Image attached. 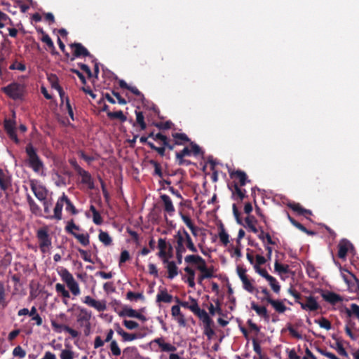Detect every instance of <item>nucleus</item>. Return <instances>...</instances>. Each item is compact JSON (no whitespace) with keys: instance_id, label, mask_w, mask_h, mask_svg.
Returning <instances> with one entry per match:
<instances>
[{"instance_id":"46","label":"nucleus","mask_w":359,"mask_h":359,"mask_svg":"<svg viewBox=\"0 0 359 359\" xmlns=\"http://www.w3.org/2000/svg\"><path fill=\"white\" fill-rule=\"evenodd\" d=\"M67 286L74 296H78L80 294L81 290L79 285L75 280L69 283V285H67Z\"/></svg>"},{"instance_id":"49","label":"nucleus","mask_w":359,"mask_h":359,"mask_svg":"<svg viewBox=\"0 0 359 359\" xmlns=\"http://www.w3.org/2000/svg\"><path fill=\"white\" fill-rule=\"evenodd\" d=\"M126 297L130 301H137V299L144 300V296L142 293H135L132 291L127 292Z\"/></svg>"},{"instance_id":"5","label":"nucleus","mask_w":359,"mask_h":359,"mask_svg":"<svg viewBox=\"0 0 359 359\" xmlns=\"http://www.w3.org/2000/svg\"><path fill=\"white\" fill-rule=\"evenodd\" d=\"M156 138L158 139V142L161 147H156L154 143H148V146L151 149L156 151L159 156L163 157L165 155L166 148L171 141V139L163 134L157 135Z\"/></svg>"},{"instance_id":"41","label":"nucleus","mask_w":359,"mask_h":359,"mask_svg":"<svg viewBox=\"0 0 359 359\" xmlns=\"http://www.w3.org/2000/svg\"><path fill=\"white\" fill-rule=\"evenodd\" d=\"M204 334L207 336V337L210 339L215 335V331L212 329L213 320L211 322H208L204 323Z\"/></svg>"},{"instance_id":"10","label":"nucleus","mask_w":359,"mask_h":359,"mask_svg":"<svg viewBox=\"0 0 359 359\" xmlns=\"http://www.w3.org/2000/svg\"><path fill=\"white\" fill-rule=\"evenodd\" d=\"M4 126L9 138L18 144L20 141L16 134L15 122L11 119H5Z\"/></svg>"},{"instance_id":"2","label":"nucleus","mask_w":359,"mask_h":359,"mask_svg":"<svg viewBox=\"0 0 359 359\" xmlns=\"http://www.w3.org/2000/svg\"><path fill=\"white\" fill-rule=\"evenodd\" d=\"M1 90L13 100H22L25 94V86L18 82L13 81L6 86L2 87Z\"/></svg>"},{"instance_id":"20","label":"nucleus","mask_w":359,"mask_h":359,"mask_svg":"<svg viewBox=\"0 0 359 359\" xmlns=\"http://www.w3.org/2000/svg\"><path fill=\"white\" fill-rule=\"evenodd\" d=\"M160 198L163 203L164 210L172 216L174 214L175 209L171 198L166 194H162Z\"/></svg>"},{"instance_id":"54","label":"nucleus","mask_w":359,"mask_h":359,"mask_svg":"<svg viewBox=\"0 0 359 359\" xmlns=\"http://www.w3.org/2000/svg\"><path fill=\"white\" fill-rule=\"evenodd\" d=\"M109 348L111 350V352L113 355L114 356H119L121 353V348H119L116 341L113 340L111 341Z\"/></svg>"},{"instance_id":"59","label":"nucleus","mask_w":359,"mask_h":359,"mask_svg":"<svg viewBox=\"0 0 359 359\" xmlns=\"http://www.w3.org/2000/svg\"><path fill=\"white\" fill-rule=\"evenodd\" d=\"M275 270L280 273H287L289 271V266L280 264L278 261H276L274 264Z\"/></svg>"},{"instance_id":"31","label":"nucleus","mask_w":359,"mask_h":359,"mask_svg":"<svg viewBox=\"0 0 359 359\" xmlns=\"http://www.w3.org/2000/svg\"><path fill=\"white\" fill-rule=\"evenodd\" d=\"M243 283V287L245 290L248 291L250 293H257L259 290L256 289L253 285L254 280H251L248 278V276L243 280H241Z\"/></svg>"},{"instance_id":"50","label":"nucleus","mask_w":359,"mask_h":359,"mask_svg":"<svg viewBox=\"0 0 359 359\" xmlns=\"http://www.w3.org/2000/svg\"><path fill=\"white\" fill-rule=\"evenodd\" d=\"M39 32V30H38ZM40 32L42 34V37L41 39V41L45 43L48 48H53V42L49 35L43 31V29H40Z\"/></svg>"},{"instance_id":"33","label":"nucleus","mask_w":359,"mask_h":359,"mask_svg":"<svg viewBox=\"0 0 359 359\" xmlns=\"http://www.w3.org/2000/svg\"><path fill=\"white\" fill-rule=\"evenodd\" d=\"M182 233L184 236H185L186 241L184 245L192 252H197V248L195 246L190 235L189 233L186 231L185 229H183Z\"/></svg>"},{"instance_id":"43","label":"nucleus","mask_w":359,"mask_h":359,"mask_svg":"<svg viewBox=\"0 0 359 359\" xmlns=\"http://www.w3.org/2000/svg\"><path fill=\"white\" fill-rule=\"evenodd\" d=\"M149 163L154 166V172L153 173L154 175H157L158 177L162 178L163 177V172L161 169V164L155 160L151 159L149 161Z\"/></svg>"},{"instance_id":"12","label":"nucleus","mask_w":359,"mask_h":359,"mask_svg":"<svg viewBox=\"0 0 359 359\" xmlns=\"http://www.w3.org/2000/svg\"><path fill=\"white\" fill-rule=\"evenodd\" d=\"M306 302L305 303H300L301 308L303 310L309 311H316L318 310L320 306L317 302L316 299L313 296H309L306 297Z\"/></svg>"},{"instance_id":"55","label":"nucleus","mask_w":359,"mask_h":359,"mask_svg":"<svg viewBox=\"0 0 359 359\" xmlns=\"http://www.w3.org/2000/svg\"><path fill=\"white\" fill-rule=\"evenodd\" d=\"M8 23L12 25V20L8 15L0 11V28H3Z\"/></svg>"},{"instance_id":"18","label":"nucleus","mask_w":359,"mask_h":359,"mask_svg":"<svg viewBox=\"0 0 359 359\" xmlns=\"http://www.w3.org/2000/svg\"><path fill=\"white\" fill-rule=\"evenodd\" d=\"M163 262L166 264V269L168 270V278L170 279L174 278L178 274V268L173 261H169L168 257L163 259Z\"/></svg>"},{"instance_id":"60","label":"nucleus","mask_w":359,"mask_h":359,"mask_svg":"<svg viewBox=\"0 0 359 359\" xmlns=\"http://www.w3.org/2000/svg\"><path fill=\"white\" fill-rule=\"evenodd\" d=\"M124 357H133L137 355V349L136 347H127L123 349Z\"/></svg>"},{"instance_id":"29","label":"nucleus","mask_w":359,"mask_h":359,"mask_svg":"<svg viewBox=\"0 0 359 359\" xmlns=\"http://www.w3.org/2000/svg\"><path fill=\"white\" fill-rule=\"evenodd\" d=\"M245 222L246 224L245 227L248 228L252 232L257 233L259 232V229L256 227V224L257 220L252 215H248L245 219Z\"/></svg>"},{"instance_id":"21","label":"nucleus","mask_w":359,"mask_h":359,"mask_svg":"<svg viewBox=\"0 0 359 359\" xmlns=\"http://www.w3.org/2000/svg\"><path fill=\"white\" fill-rule=\"evenodd\" d=\"M250 304L251 309L254 310L259 316L264 318L266 321L269 320L270 316L265 306H259L255 302H252Z\"/></svg>"},{"instance_id":"57","label":"nucleus","mask_w":359,"mask_h":359,"mask_svg":"<svg viewBox=\"0 0 359 359\" xmlns=\"http://www.w3.org/2000/svg\"><path fill=\"white\" fill-rule=\"evenodd\" d=\"M12 353L14 357L19 358H24L26 356V351L19 345L14 348Z\"/></svg>"},{"instance_id":"42","label":"nucleus","mask_w":359,"mask_h":359,"mask_svg":"<svg viewBox=\"0 0 359 359\" xmlns=\"http://www.w3.org/2000/svg\"><path fill=\"white\" fill-rule=\"evenodd\" d=\"M137 312L132 308L124 307L118 314L121 317L135 318Z\"/></svg>"},{"instance_id":"38","label":"nucleus","mask_w":359,"mask_h":359,"mask_svg":"<svg viewBox=\"0 0 359 359\" xmlns=\"http://www.w3.org/2000/svg\"><path fill=\"white\" fill-rule=\"evenodd\" d=\"M90 211L93 214V221L97 225H100L103 222V219L100 212L97 210L95 207L93 205L90 207Z\"/></svg>"},{"instance_id":"52","label":"nucleus","mask_w":359,"mask_h":359,"mask_svg":"<svg viewBox=\"0 0 359 359\" xmlns=\"http://www.w3.org/2000/svg\"><path fill=\"white\" fill-rule=\"evenodd\" d=\"M48 81L50 83L51 87L54 89L59 88V79L56 74H50L48 75Z\"/></svg>"},{"instance_id":"56","label":"nucleus","mask_w":359,"mask_h":359,"mask_svg":"<svg viewBox=\"0 0 359 359\" xmlns=\"http://www.w3.org/2000/svg\"><path fill=\"white\" fill-rule=\"evenodd\" d=\"M154 125L159 130H168L172 128L173 123L171 121H167L165 122L154 123Z\"/></svg>"},{"instance_id":"8","label":"nucleus","mask_w":359,"mask_h":359,"mask_svg":"<svg viewBox=\"0 0 359 359\" xmlns=\"http://www.w3.org/2000/svg\"><path fill=\"white\" fill-rule=\"evenodd\" d=\"M229 189L231 191V198L234 201L241 202L247 198L246 190L242 189L238 184L234 181L231 187L229 186Z\"/></svg>"},{"instance_id":"7","label":"nucleus","mask_w":359,"mask_h":359,"mask_svg":"<svg viewBox=\"0 0 359 359\" xmlns=\"http://www.w3.org/2000/svg\"><path fill=\"white\" fill-rule=\"evenodd\" d=\"M30 188L36 198L40 201H44L47 198L48 190L41 184H38L36 180H30Z\"/></svg>"},{"instance_id":"64","label":"nucleus","mask_w":359,"mask_h":359,"mask_svg":"<svg viewBox=\"0 0 359 359\" xmlns=\"http://www.w3.org/2000/svg\"><path fill=\"white\" fill-rule=\"evenodd\" d=\"M123 324L128 330H135L139 327V324L134 320H124Z\"/></svg>"},{"instance_id":"17","label":"nucleus","mask_w":359,"mask_h":359,"mask_svg":"<svg viewBox=\"0 0 359 359\" xmlns=\"http://www.w3.org/2000/svg\"><path fill=\"white\" fill-rule=\"evenodd\" d=\"M65 204V200L63 199V194L61 197H60L55 204V206L54 208V214L53 215H50L48 217L50 219H55L57 220H61L62 217V208Z\"/></svg>"},{"instance_id":"62","label":"nucleus","mask_w":359,"mask_h":359,"mask_svg":"<svg viewBox=\"0 0 359 359\" xmlns=\"http://www.w3.org/2000/svg\"><path fill=\"white\" fill-rule=\"evenodd\" d=\"M191 155V150L188 147H185L180 151H177L175 153L176 158H181L182 157L189 156Z\"/></svg>"},{"instance_id":"35","label":"nucleus","mask_w":359,"mask_h":359,"mask_svg":"<svg viewBox=\"0 0 359 359\" xmlns=\"http://www.w3.org/2000/svg\"><path fill=\"white\" fill-rule=\"evenodd\" d=\"M83 246H87L90 243V236L88 233H74L72 235Z\"/></svg>"},{"instance_id":"61","label":"nucleus","mask_w":359,"mask_h":359,"mask_svg":"<svg viewBox=\"0 0 359 359\" xmlns=\"http://www.w3.org/2000/svg\"><path fill=\"white\" fill-rule=\"evenodd\" d=\"M189 142H190V146H191L190 149L191 150V154H193L195 156H197L200 154H203L201 147L198 144H196L195 142H191V141Z\"/></svg>"},{"instance_id":"44","label":"nucleus","mask_w":359,"mask_h":359,"mask_svg":"<svg viewBox=\"0 0 359 359\" xmlns=\"http://www.w3.org/2000/svg\"><path fill=\"white\" fill-rule=\"evenodd\" d=\"M219 238L224 245H227V244L229 243V236L226 232L225 229L222 224L220 226Z\"/></svg>"},{"instance_id":"32","label":"nucleus","mask_w":359,"mask_h":359,"mask_svg":"<svg viewBox=\"0 0 359 359\" xmlns=\"http://www.w3.org/2000/svg\"><path fill=\"white\" fill-rule=\"evenodd\" d=\"M6 292L4 285L0 281V309H5L8 304V301L6 299Z\"/></svg>"},{"instance_id":"39","label":"nucleus","mask_w":359,"mask_h":359,"mask_svg":"<svg viewBox=\"0 0 359 359\" xmlns=\"http://www.w3.org/2000/svg\"><path fill=\"white\" fill-rule=\"evenodd\" d=\"M107 116L110 119H119L121 122H125L127 119L121 110L117 111H108Z\"/></svg>"},{"instance_id":"27","label":"nucleus","mask_w":359,"mask_h":359,"mask_svg":"<svg viewBox=\"0 0 359 359\" xmlns=\"http://www.w3.org/2000/svg\"><path fill=\"white\" fill-rule=\"evenodd\" d=\"M353 278L354 281L350 282L348 280L346 276H344V279L345 282L348 285L349 289L351 292H353L357 294L358 298L359 299V279L353 273H351Z\"/></svg>"},{"instance_id":"48","label":"nucleus","mask_w":359,"mask_h":359,"mask_svg":"<svg viewBox=\"0 0 359 359\" xmlns=\"http://www.w3.org/2000/svg\"><path fill=\"white\" fill-rule=\"evenodd\" d=\"M183 229L184 228L179 229L174 236L176 241V245H184L185 244L186 238L185 236L182 233Z\"/></svg>"},{"instance_id":"45","label":"nucleus","mask_w":359,"mask_h":359,"mask_svg":"<svg viewBox=\"0 0 359 359\" xmlns=\"http://www.w3.org/2000/svg\"><path fill=\"white\" fill-rule=\"evenodd\" d=\"M55 290L64 298H70V294L69 291L65 289V287L63 284L57 283L55 285Z\"/></svg>"},{"instance_id":"11","label":"nucleus","mask_w":359,"mask_h":359,"mask_svg":"<svg viewBox=\"0 0 359 359\" xmlns=\"http://www.w3.org/2000/svg\"><path fill=\"white\" fill-rule=\"evenodd\" d=\"M71 48L73 50V56L72 60L74 59V57H93V56L90 53L86 48H85L80 43H74L70 45Z\"/></svg>"},{"instance_id":"1","label":"nucleus","mask_w":359,"mask_h":359,"mask_svg":"<svg viewBox=\"0 0 359 359\" xmlns=\"http://www.w3.org/2000/svg\"><path fill=\"white\" fill-rule=\"evenodd\" d=\"M184 261L187 264H196L197 269L203 274L206 278L215 277V268L213 266H207L205 259L198 255H187L184 258Z\"/></svg>"},{"instance_id":"23","label":"nucleus","mask_w":359,"mask_h":359,"mask_svg":"<svg viewBox=\"0 0 359 359\" xmlns=\"http://www.w3.org/2000/svg\"><path fill=\"white\" fill-rule=\"evenodd\" d=\"M154 343H156L161 348L162 351L165 352H174L176 351V347L169 343H165L163 338H156L154 339Z\"/></svg>"},{"instance_id":"16","label":"nucleus","mask_w":359,"mask_h":359,"mask_svg":"<svg viewBox=\"0 0 359 359\" xmlns=\"http://www.w3.org/2000/svg\"><path fill=\"white\" fill-rule=\"evenodd\" d=\"M83 302L91 307L95 308L98 311H104L106 309V304L104 302L97 301L90 296H86Z\"/></svg>"},{"instance_id":"51","label":"nucleus","mask_w":359,"mask_h":359,"mask_svg":"<svg viewBox=\"0 0 359 359\" xmlns=\"http://www.w3.org/2000/svg\"><path fill=\"white\" fill-rule=\"evenodd\" d=\"M315 323H318L320 327L327 330H330L332 327L331 323L324 317H322L319 320H315Z\"/></svg>"},{"instance_id":"14","label":"nucleus","mask_w":359,"mask_h":359,"mask_svg":"<svg viewBox=\"0 0 359 359\" xmlns=\"http://www.w3.org/2000/svg\"><path fill=\"white\" fill-rule=\"evenodd\" d=\"M321 297L325 302L330 303L332 305H335L337 303H339L343 301V298L341 296L331 291L323 292L321 294Z\"/></svg>"},{"instance_id":"6","label":"nucleus","mask_w":359,"mask_h":359,"mask_svg":"<svg viewBox=\"0 0 359 359\" xmlns=\"http://www.w3.org/2000/svg\"><path fill=\"white\" fill-rule=\"evenodd\" d=\"M39 248L41 252L46 253L51 246L52 242L48 231L46 229H40L37 231Z\"/></svg>"},{"instance_id":"40","label":"nucleus","mask_w":359,"mask_h":359,"mask_svg":"<svg viewBox=\"0 0 359 359\" xmlns=\"http://www.w3.org/2000/svg\"><path fill=\"white\" fill-rule=\"evenodd\" d=\"M98 238L99 240L106 246L110 245L112 243V239L107 232L100 231Z\"/></svg>"},{"instance_id":"28","label":"nucleus","mask_w":359,"mask_h":359,"mask_svg":"<svg viewBox=\"0 0 359 359\" xmlns=\"http://www.w3.org/2000/svg\"><path fill=\"white\" fill-rule=\"evenodd\" d=\"M11 187V177L4 172L0 175V189L5 191Z\"/></svg>"},{"instance_id":"13","label":"nucleus","mask_w":359,"mask_h":359,"mask_svg":"<svg viewBox=\"0 0 359 359\" xmlns=\"http://www.w3.org/2000/svg\"><path fill=\"white\" fill-rule=\"evenodd\" d=\"M230 177L232 179L238 180L236 182L240 187L245 186L248 182H250L251 181L248 179V176L246 173L241 170H237L230 172Z\"/></svg>"},{"instance_id":"34","label":"nucleus","mask_w":359,"mask_h":359,"mask_svg":"<svg viewBox=\"0 0 359 359\" xmlns=\"http://www.w3.org/2000/svg\"><path fill=\"white\" fill-rule=\"evenodd\" d=\"M59 275L61 277L62 281L67 285H69V283L75 280L72 274L65 268H62L59 271Z\"/></svg>"},{"instance_id":"26","label":"nucleus","mask_w":359,"mask_h":359,"mask_svg":"<svg viewBox=\"0 0 359 359\" xmlns=\"http://www.w3.org/2000/svg\"><path fill=\"white\" fill-rule=\"evenodd\" d=\"M268 304H270L273 309L279 313H283L287 310V307L283 303V301L275 300L271 297L268 298Z\"/></svg>"},{"instance_id":"30","label":"nucleus","mask_w":359,"mask_h":359,"mask_svg":"<svg viewBox=\"0 0 359 359\" xmlns=\"http://www.w3.org/2000/svg\"><path fill=\"white\" fill-rule=\"evenodd\" d=\"M168 244L166 243L165 238H161L158 239V248L159 249V252H158L157 255L162 259L167 257L166 248L168 247Z\"/></svg>"},{"instance_id":"53","label":"nucleus","mask_w":359,"mask_h":359,"mask_svg":"<svg viewBox=\"0 0 359 359\" xmlns=\"http://www.w3.org/2000/svg\"><path fill=\"white\" fill-rule=\"evenodd\" d=\"M136 114V121L140 125L142 130H144L147 128V124L144 122V117L142 111H135Z\"/></svg>"},{"instance_id":"9","label":"nucleus","mask_w":359,"mask_h":359,"mask_svg":"<svg viewBox=\"0 0 359 359\" xmlns=\"http://www.w3.org/2000/svg\"><path fill=\"white\" fill-rule=\"evenodd\" d=\"M189 298L193 302V306H191V311L203 321V324L208 322H211L212 320L205 310L200 309L197 301L191 297Z\"/></svg>"},{"instance_id":"19","label":"nucleus","mask_w":359,"mask_h":359,"mask_svg":"<svg viewBox=\"0 0 359 359\" xmlns=\"http://www.w3.org/2000/svg\"><path fill=\"white\" fill-rule=\"evenodd\" d=\"M116 331L118 334L121 336L123 341H131L135 340L138 338H140L142 336L137 334L136 333H128L124 331L118 325H117V327Z\"/></svg>"},{"instance_id":"37","label":"nucleus","mask_w":359,"mask_h":359,"mask_svg":"<svg viewBox=\"0 0 359 359\" xmlns=\"http://www.w3.org/2000/svg\"><path fill=\"white\" fill-rule=\"evenodd\" d=\"M172 300V296L168 293L166 290L161 291L156 296L158 302L170 303Z\"/></svg>"},{"instance_id":"36","label":"nucleus","mask_w":359,"mask_h":359,"mask_svg":"<svg viewBox=\"0 0 359 359\" xmlns=\"http://www.w3.org/2000/svg\"><path fill=\"white\" fill-rule=\"evenodd\" d=\"M63 199L65 200V203L66 205V211L69 212L71 214L74 215L78 214V210L65 193H63Z\"/></svg>"},{"instance_id":"58","label":"nucleus","mask_w":359,"mask_h":359,"mask_svg":"<svg viewBox=\"0 0 359 359\" xmlns=\"http://www.w3.org/2000/svg\"><path fill=\"white\" fill-rule=\"evenodd\" d=\"M11 70H19L20 72H24L26 70V66L22 62H19L17 60H15L9 67Z\"/></svg>"},{"instance_id":"25","label":"nucleus","mask_w":359,"mask_h":359,"mask_svg":"<svg viewBox=\"0 0 359 359\" xmlns=\"http://www.w3.org/2000/svg\"><path fill=\"white\" fill-rule=\"evenodd\" d=\"M351 245L347 240H341L338 245V257L341 259H344L348 250V246Z\"/></svg>"},{"instance_id":"15","label":"nucleus","mask_w":359,"mask_h":359,"mask_svg":"<svg viewBox=\"0 0 359 359\" xmlns=\"http://www.w3.org/2000/svg\"><path fill=\"white\" fill-rule=\"evenodd\" d=\"M77 174L81 177L82 184H86L88 188L90 190L95 189V187L94 184V181L89 172L82 169Z\"/></svg>"},{"instance_id":"4","label":"nucleus","mask_w":359,"mask_h":359,"mask_svg":"<svg viewBox=\"0 0 359 359\" xmlns=\"http://www.w3.org/2000/svg\"><path fill=\"white\" fill-rule=\"evenodd\" d=\"M79 313L76 316V322L80 327H83V334L88 337L91 333V311H88L86 309L79 307Z\"/></svg>"},{"instance_id":"47","label":"nucleus","mask_w":359,"mask_h":359,"mask_svg":"<svg viewBox=\"0 0 359 359\" xmlns=\"http://www.w3.org/2000/svg\"><path fill=\"white\" fill-rule=\"evenodd\" d=\"M266 280L269 282L273 291L276 293H279V292L280 290V286L278 282L277 281V280L272 276H270L269 278Z\"/></svg>"},{"instance_id":"3","label":"nucleus","mask_w":359,"mask_h":359,"mask_svg":"<svg viewBox=\"0 0 359 359\" xmlns=\"http://www.w3.org/2000/svg\"><path fill=\"white\" fill-rule=\"evenodd\" d=\"M25 151L28 157L29 166L32 168L35 172H39L43 168V163L32 143L27 144Z\"/></svg>"},{"instance_id":"22","label":"nucleus","mask_w":359,"mask_h":359,"mask_svg":"<svg viewBox=\"0 0 359 359\" xmlns=\"http://www.w3.org/2000/svg\"><path fill=\"white\" fill-rule=\"evenodd\" d=\"M174 144L184 145L191 142L190 138L185 133H172L171 135Z\"/></svg>"},{"instance_id":"24","label":"nucleus","mask_w":359,"mask_h":359,"mask_svg":"<svg viewBox=\"0 0 359 359\" xmlns=\"http://www.w3.org/2000/svg\"><path fill=\"white\" fill-rule=\"evenodd\" d=\"M288 207L293 211L296 212L298 215H303L306 217H307L308 215H312V212L310 210L304 208L299 203H290Z\"/></svg>"},{"instance_id":"63","label":"nucleus","mask_w":359,"mask_h":359,"mask_svg":"<svg viewBox=\"0 0 359 359\" xmlns=\"http://www.w3.org/2000/svg\"><path fill=\"white\" fill-rule=\"evenodd\" d=\"M60 357V359H74V352L69 349H63Z\"/></svg>"}]
</instances>
